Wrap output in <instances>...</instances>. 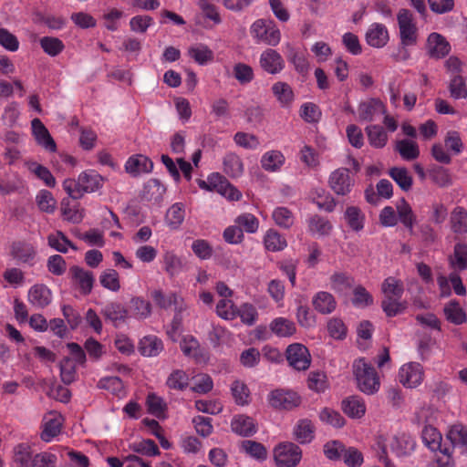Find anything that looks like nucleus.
Wrapping results in <instances>:
<instances>
[{"instance_id": "nucleus-1", "label": "nucleus", "mask_w": 467, "mask_h": 467, "mask_svg": "<svg viewBox=\"0 0 467 467\" xmlns=\"http://www.w3.org/2000/svg\"><path fill=\"white\" fill-rule=\"evenodd\" d=\"M353 373L360 391L368 395L379 391L380 388L379 377L375 368L366 358H360L354 361Z\"/></svg>"}, {"instance_id": "nucleus-2", "label": "nucleus", "mask_w": 467, "mask_h": 467, "mask_svg": "<svg viewBox=\"0 0 467 467\" xmlns=\"http://www.w3.org/2000/svg\"><path fill=\"white\" fill-rule=\"evenodd\" d=\"M250 33L258 42L275 47L281 40V33L274 21L257 19L253 23Z\"/></svg>"}, {"instance_id": "nucleus-3", "label": "nucleus", "mask_w": 467, "mask_h": 467, "mask_svg": "<svg viewBox=\"0 0 467 467\" xmlns=\"http://www.w3.org/2000/svg\"><path fill=\"white\" fill-rule=\"evenodd\" d=\"M269 405L279 410H291L301 404L297 392L288 389H275L267 395Z\"/></svg>"}, {"instance_id": "nucleus-4", "label": "nucleus", "mask_w": 467, "mask_h": 467, "mask_svg": "<svg viewBox=\"0 0 467 467\" xmlns=\"http://www.w3.org/2000/svg\"><path fill=\"white\" fill-rule=\"evenodd\" d=\"M277 467H296L301 461L302 450L293 442H281L274 449Z\"/></svg>"}, {"instance_id": "nucleus-5", "label": "nucleus", "mask_w": 467, "mask_h": 467, "mask_svg": "<svg viewBox=\"0 0 467 467\" xmlns=\"http://www.w3.org/2000/svg\"><path fill=\"white\" fill-rule=\"evenodd\" d=\"M36 254V247L26 240H15L10 244L9 255L18 265L33 266Z\"/></svg>"}, {"instance_id": "nucleus-6", "label": "nucleus", "mask_w": 467, "mask_h": 467, "mask_svg": "<svg viewBox=\"0 0 467 467\" xmlns=\"http://www.w3.org/2000/svg\"><path fill=\"white\" fill-rule=\"evenodd\" d=\"M286 360L295 370H306L311 364V356L306 347L300 343L290 344L285 350Z\"/></svg>"}, {"instance_id": "nucleus-7", "label": "nucleus", "mask_w": 467, "mask_h": 467, "mask_svg": "<svg viewBox=\"0 0 467 467\" xmlns=\"http://www.w3.org/2000/svg\"><path fill=\"white\" fill-rule=\"evenodd\" d=\"M437 285L440 291V297L446 298L451 295V287L457 296H464L467 294L462 277L457 272H451L448 276L439 275Z\"/></svg>"}, {"instance_id": "nucleus-8", "label": "nucleus", "mask_w": 467, "mask_h": 467, "mask_svg": "<svg viewBox=\"0 0 467 467\" xmlns=\"http://www.w3.org/2000/svg\"><path fill=\"white\" fill-rule=\"evenodd\" d=\"M397 18L401 44L404 46L415 45L417 42V28L413 23L411 12L408 9H400Z\"/></svg>"}, {"instance_id": "nucleus-9", "label": "nucleus", "mask_w": 467, "mask_h": 467, "mask_svg": "<svg viewBox=\"0 0 467 467\" xmlns=\"http://www.w3.org/2000/svg\"><path fill=\"white\" fill-rule=\"evenodd\" d=\"M328 183L332 191L345 196L351 192L354 185V179L350 176V171L347 168H338L331 172Z\"/></svg>"}, {"instance_id": "nucleus-10", "label": "nucleus", "mask_w": 467, "mask_h": 467, "mask_svg": "<svg viewBox=\"0 0 467 467\" xmlns=\"http://www.w3.org/2000/svg\"><path fill=\"white\" fill-rule=\"evenodd\" d=\"M387 112L386 105L378 98H370L359 102L358 117L359 121L372 122L378 116Z\"/></svg>"}, {"instance_id": "nucleus-11", "label": "nucleus", "mask_w": 467, "mask_h": 467, "mask_svg": "<svg viewBox=\"0 0 467 467\" xmlns=\"http://www.w3.org/2000/svg\"><path fill=\"white\" fill-rule=\"evenodd\" d=\"M261 68L268 74H279L285 68V60L275 49L267 48L262 52L259 58Z\"/></svg>"}, {"instance_id": "nucleus-12", "label": "nucleus", "mask_w": 467, "mask_h": 467, "mask_svg": "<svg viewBox=\"0 0 467 467\" xmlns=\"http://www.w3.org/2000/svg\"><path fill=\"white\" fill-rule=\"evenodd\" d=\"M400 382L408 388H415L423 379L422 367L420 363L410 362L403 365L399 371Z\"/></svg>"}, {"instance_id": "nucleus-13", "label": "nucleus", "mask_w": 467, "mask_h": 467, "mask_svg": "<svg viewBox=\"0 0 467 467\" xmlns=\"http://www.w3.org/2000/svg\"><path fill=\"white\" fill-rule=\"evenodd\" d=\"M31 127L33 135L37 144L43 147L47 151H56V142L51 137L48 130L43 124V122L39 119H34L31 121Z\"/></svg>"}, {"instance_id": "nucleus-14", "label": "nucleus", "mask_w": 467, "mask_h": 467, "mask_svg": "<svg viewBox=\"0 0 467 467\" xmlns=\"http://www.w3.org/2000/svg\"><path fill=\"white\" fill-rule=\"evenodd\" d=\"M314 309L321 315L332 314L337 306L335 296L327 291L317 292L311 300Z\"/></svg>"}, {"instance_id": "nucleus-15", "label": "nucleus", "mask_w": 467, "mask_h": 467, "mask_svg": "<svg viewBox=\"0 0 467 467\" xmlns=\"http://www.w3.org/2000/svg\"><path fill=\"white\" fill-rule=\"evenodd\" d=\"M389 38V32L386 26L380 23L371 24L366 33L367 44L376 48L385 47Z\"/></svg>"}, {"instance_id": "nucleus-16", "label": "nucleus", "mask_w": 467, "mask_h": 467, "mask_svg": "<svg viewBox=\"0 0 467 467\" xmlns=\"http://www.w3.org/2000/svg\"><path fill=\"white\" fill-rule=\"evenodd\" d=\"M102 315L106 320L110 321L116 327L124 324L129 318L128 309L119 302L107 304L102 309Z\"/></svg>"}, {"instance_id": "nucleus-17", "label": "nucleus", "mask_w": 467, "mask_h": 467, "mask_svg": "<svg viewBox=\"0 0 467 467\" xmlns=\"http://www.w3.org/2000/svg\"><path fill=\"white\" fill-rule=\"evenodd\" d=\"M429 55L431 57L441 58L449 54L451 46L444 36L438 33H431L427 39Z\"/></svg>"}, {"instance_id": "nucleus-18", "label": "nucleus", "mask_w": 467, "mask_h": 467, "mask_svg": "<svg viewBox=\"0 0 467 467\" xmlns=\"http://www.w3.org/2000/svg\"><path fill=\"white\" fill-rule=\"evenodd\" d=\"M232 431L243 437L253 436L257 431V426L253 418L246 415H236L231 421Z\"/></svg>"}, {"instance_id": "nucleus-19", "label": "nucleus", "mask_w": 467, "mask_h": 467, "mask_svg": "<svg viewBox=\"0 0 467 467\" xmlns=\"http://www.w3.org/2000/svg\"><path fill=\"white\" fill-rule=\"evenodd\" d=\"M285 56L287 60L293 64L296 72L299 74L307 73L309 69V63L305 51L296 48L291 44H286Z\"/></svg>"}, {"instance_id": "nucleus-20", "label": "nucleus", "mask_w": 467, "mask_h": 467, "mask_svg": "<svg viewBox=\"0 0 467 467\" xmlns=\"http://www.w3.org/2000/svg\"><path fill=\"white\" fill-rule=\"evenodd\" d=\"M70 274L72 278L78 284L82 295L87 296L91 293L94 284V275L91 272L74 265L70 268Z\"/></svg>"}, {"instance_id": "nucleus-21", "label": "nucleus", "mask_w": 467, "mask_h": 467, "mask_svg": "<svg viewBox=\"0 0 467 467\" xmlns=\"http://www.w3.org/2000/svg\"><path fill=\"white\" fill-rule=\"evenodd\" d=\"M28 301L38 308H44L52 301L51 290L45 285H35L28 291Z\"/></svg>"}, {"instance_id": "nucleus-22", "label": "nucleus", "mask_w": 467, "mask_h": 467, "mask_svg": "<svg viewBox=\"0 0 467 467\" xmlns=\"http://www.w3.org/2000/svg\"><path fill=\"white\" fill-rule=\"evenodd\" d=\"M78 181L83 192H94L103 186L104 179L94 170H88L78 175Z\"/></svg>"}, {"instance_id": "nucleus-23", "label": "nucleus", "mask_w": 467, "mask_h": 467, "mask_svg": "<svg viewBox=\"0 0 467 467\" xmlns=\"http://www.w3.org/2000/svg\"><path fill=\"white\" fill-rule=\"evenodd\" d=\"M449 223L451 230L457 235L467 234V210L462 206H456L450 213Z\"/></svg>"}, {"instance_id": "nucleus-24", "label": "nucleus", "mask_w": 467, "mask_h": 467, "mask_svg": "<svg viewBox=\"0 0 467 467\" xmlns=\"http://www.w3.org/2000/svg\"><path fill=\"white\" fill-rule=\"evenodd\" d=\"M152 168L153 162L141 154L130 157L125 164L126 171L133 175L150 172Z\"/></svg>"}, {"instance_id": "nucleus-25", "label": "nucleus", "mask_w": 467, "mask_h": 467, "mask_svg": "<svg viewBox=\"0 0 467 467\" xmlns=\"http://www.w3.org/2000/svg\"><path fill=\"white\" fill-rule=\"evenodd\" d=\"M449 265L456 271L467 270V244L457 243L454 244L453 252L448 258Z\"/></svg>"}, {"instance_id": "nucleus-26", "label": "nucleus", "mask_w": 467, "mask_h": 467, "mask_svg": "<svg viewBox=\"0 0 467 467\" xmlns=\"http://www.w3.org/2000/svg\"><path fill=\"white\" fill-rule=\"evenodd\" d=\"M293 434L299 443H309L315 437V426L310 420H299L294 427Z\"/></svg>"}, {"instance_id": "nucleus-27", "label": "nucleus", "mask_w": 467, "mask_h": 467, "mask_svg": "<svg viewBox=\"0 0 467 467\" xmlns=\"http://www.w3.org/2000/svg\"><path fill=\"white\" fill-rule=\"evenodd\" d=\"M342 410L348 417L360 419L365 415L366 405L362 398L350 396L342 401Z\"/></svg>"}, {"instance_id": "nucleus-28", "label": "nucleus", "mask_w": 467, "mask_h": 467, "mask_svg": "<svg viewBox=\"0 0 467 467\" xmlns=\"http://www.w3.org/2000/svg\"><path fill=\"white\" fill-rule=\"evenodd\" d=\"M270 330L278 337H289L296 334V324L285 317H275L269 324Z\"/></svg>"}, {"instance_id": "nucleus-29", "label": "nucleus", "mask_w": 467, "mask_h": 467, "mask_svg": "<svg viewBox=\"0 0 467 467\" xmlns=\"http://www.w3.org/2000/svg\"><path fill=\"white\" fill-rule=\"evenodd\" d=\"M162 349V341L156 336H146L140 340L139 351L142 356L156 357Z\"/></svg>"}, {"instance_id": "nucleus-30", "label": "nucleus", "mask_w": 467, "mask_h": 467, "mask_svg": "<svg viewBox=\"0 0 467 467\" xmlns=\"http://www.w3.org/2000/svg\"><path fill=\"white\" fill-rule=\"evenodd\" d=\"M453 448L461 449L462 453H467V428L462 424L451 426L447 433Z\"/></svg>"}, {"instance_id": "nucleus-31", "label": "nucleus", "mask_w": 467, "mask_h": 467, "mask_svg": "<svg viewBox=\"0 0 467 467\" xmlns=\"http://www.w3.org/2000/svg\"><path fill=\"white\" fill-rule=\"evenodd\" d=\"M285 161V156L280 150H269L263 154L261 166L266 171L275 172L281 169Z\"/></svg>"}, {"instance_id": "nucleus-32", "label": "nucleus", "mask_w": 467, "mask_h": 467, "mask_svg": "<svg viewBox=\"0 0 467 467\" xmlns=\"http://www.w3.org/2000/svg\"><path fill=\"white\" fill-rule=\"evenodd\" d=\"M415 446L416 442L414 439L406 434L394 437L390 443L391 450L398 456H406L410 454L414 451Z\"/></svg>"}, {"instance_id": "nucleus-33", "label": "nucleus", "mask_w": 467, "mask_h": 467, "mask_svg": "<svg viewBox=\"0 0 467 467\" xmlns=\"http://www.w3.org/2000/svg\"><path fill=\"white\" fill-rule=\"evenodd\" d=\"M272 91L283 108L289 107L294 101L295 95L289 84L278 81L272 86Z\"/></svg>"}, {"instance_id": "nucleus-34", "label": "nucleus", "mask_w": 467, "mask_h": 467, "mask_svg": "<svg viewBox=\"0 0 467 467\" xmlns=\"http://www.w3.org/2000/svg\"><path fill=\"white\" fill-rule=\"evenodd\" d=\"M370 146L376 149L385 147L388 142V134L380 125H368L365 128Z\"/></svg>"}, {"instance_id": "nucleus-35", "label": "nucleus", "mask_w": 467, "mask_h": 467, "mask_svg": "<svg viewBox=\"0 0 467 467\" xmlns=\"http://www.w3.org/2000/svg\"><path fill=\"white\" fill-rule=\"evenodd\" d=\"M224 171L232 178H238L243 175L244 167L240 156L236 153L230 152L223 158Z\"/></svg>"}, {"instance_id": "nucleus-36", "label": "nucleus", "mask_w": 467, "mask_h": 467, "mask_svg": "<svg viewBox=\"0 0 467 467\" xmlns=\"http://www.w3.org/2000/svg\"><path fill=\"white\" fill-rule=\"evenodd\" d=\"M344 218L349 228L354 232H359L364 228L366 217L358 207H347Z\"/></svg>"}, {"instance_id": "nucleus-37", "label": "nucleus", "mask_w": 467, "mask_h": 467, "mask_svg": "<svg viewBox=\"0 0 467 467\" xmlns=\"http://www.w3.org/2000/svg\"><path fill=\"white\" fill-rule=\"evenodd\" d=\"M422 441L425 445L433 451H438L442 447L441 434L432 426V424L425 425L421 431Z\"/></svg>"}, {"instance_id": "nucleus-38", "label": "nucleus", "mask_w": 467, "mask_h": 467, "mask_svg": "<svg viewBox=\"0 0 467 467\" xmlns=\"http://www.w3.org/2000/svg\"><path fill=\"white\" fill-rule=\"evenodd\" d=\"M443 312L447 320L452 324L462 325L466 321V313L455 299L451 300L445 305Z\"/></svg>"}, {"instance_id": "nucleus-39", "label": "nucleus", "mask_w": 467, "mask_h": 467, "mask_svg": "<svg viewBox=\"0 0 467 467\" xmlns=\"http://www.w3.org/2000/svg\"><path fill=\"white\" fill-rule=\"evenodd\" d=\"M397 213L398 218L400 223L410 231H412L415 222L416 216L410 207V205L406 202L405 199H401L397 203Z\"/></svg>"}, {"instance_id": "nucleus-40", "label": "nucleus", "mask_w": 467, "mask_h": 467, "mask_svg": "<svg viewBox=\"0 0 467 467\" xmlns=\"http://www.w3.org/2000/svg\"><path fill=\"white\" fill-rule=\"evenodd\" d=\"M264 244L265 249L271 252L282 251L287 246L285 238L274 229L266 232Z\"/></svg>"}, {"instance_id": "nucleus-41", "label": "nucleus", "mask_w": 467, "mask_h": 467, "mask_svg": "<svg viewBox=\"0 0 467 467\" xmlns=\"http://www.w3.org/2000/svg\"><path fill=\"white\" fill-rule=\"evenodd\" d=\"M308 228L312 234L326 236L330 234L333 229V225L328 219L315 214L308 220Z\"/></svg>"}, {"instance_id": "nucleus-42", "label": "nucleus", "mask_w": 467, "mask_h": 467, "mask_svg": "<svg viewBox=\"0 0 467 467\" xmlns=\"http://www.w3.org/2000/svg\"><path fill=\"white\" fill-rule=\"evenodd\" d=\"M47 243L51 248L63 254L67 252L68 247L72 248L73 250L78 249L74 244L60 231H57L56 234H49L47 236Z\"/></svg>"}, {"instance_id": "nucleus-43", "label": "nucleus", "mask_w": 467, "mask_h": 467, "mask_svg": "<svg viewBox=\"0 0 467 467\" xmlns=\"http://www.w3.org/2000/svg\"><path fill=\"white\" fill-rule=\"evenodd\" d=\"M184 217V205L182 202H176L167 211L165 220L171 228L177 229L182 223Z\"/></svg>"}, {"instance_id": "nucleus-44", "label": "nucleus", "mask_w": 467, "mask_h": 467, "mask_svg": "<svg viewBox=\"0 0 467 467\" xmlns=\"http://www.w3.org/2000/svg\"><path fill=\"white\" fill-rule=\"evenodd\" d=\"M396 150L405 161L416 160L420 155L418 144L410 140H401L397 142Z\"/></svg>"}, {"instance_id": "nucleus-45", "label": "nucleus", "mask_w": 467, "mask_h": 467, "mask_svg": "<svg viewBox=\"0 0 467 467\" xmlns=\"http://www.w3.org/2000/svg\"><path fill=\"white\" fill-rule=\"evenodd\" d=\"M33 457L31 448L26 443H20L14 448V462L16 467H30Z\"/></svg>"}, {"instance_id": "nucleus-46", "label": "nucleus", "mask_w": 467, "mask_h": 467, "mask_svg": "<svg viewBox=\"0 0 467 467\" xmlns=\"http://www.w3.org/2000/svg\"><path fill=\"white\" fill-rule=\"evenodd\" d=\"M331 288L336 292H344L354 285V278L344 272H335L330 276Z\"/></svg>"}, {"instance_id": "nucleus-47", "label": "nucleus", "mask_w": 467, "mask_h": 467, "mask_svg": "<svg viewBox=\"0 0 467 467\" xmlns=\"http://www.w3.org/2000/svg\"><path fill=\"white\" fill-rule=\"evenodd\" d=\"M166 385L171 389L182 391L189 385V377L185 371L175 369L167 378Z\"/></svg>"}, {"instance_id": "nucleus-48", "label": "nucleus", "mask_w": 467, "mask_h": 467, "mask_svg": "<svg viewBox=\"0 0 467 467\" xmlns=\"http://www.w3.org/2000/svg\"><path fill=\"white\" fill-rule=\"evenodd\" d=\"M401 298L396 297H384L381 302V306L387 317H393L405 311L407 303L400 301Z\"/></svg>"}, {"instance_id": "nucleus-49", "label": "nucleus", "mask_w": 467, "mask_h": 467, "mask_svg": "<svg viewBox=\"0 0 467 467\" xmlns=\"http://www.w3.org/2000/svg\"><path fill=\"white\" fill-rule=\"evenodd\" d=\"M242 450L257 461H265L267 457L265 447L255 441L245 440L242 442Z\"/></svg>"}, {"instance_id": "nucleus-50", "label": "nucleus", "mask_w": 467, "mask_h": 467, "mask_svg": "<svg viewBox=\"0 0 467 467\" xmlns=\"http://www.w3.org/2000/svg\"><path fill=\"white\" fill-rule=\"evenodd\" d=\"M100 285L112 292H118L120 289L119 273L115 269H106L99 275Z\"/></svg>"}, {"instance_id": "nucleus-51", "label": "nucleus", "mask_w": 467, "mask_h": 467, "mask_svg": "<svg viewBox=\"0 0 467 467\" xmlns=\"http://www.w3.org/2000/svg\"><path fill=\"white\" fill-rule=\"evenodd\" d=\"M40 47L50 57L59 55L65 48L64 43L57 37L43 36L40 38Z\"/></svg>"}, {"instance_id": "nucleus-52", "label": "nucleus", "mask_w": 467, "mask_h": 467, "mask_svg": "<svg viewBox=\"0 0 467 467\" xmlns=\"http://www.w3.org/2000/svg\"><path fill=\"white\" fill-rule=\"evenodd\" d=\"M36 202L40 211L47 213L55 212L57 202L49 191L40 190L36 194Z\"/></svg>"}, {"instance_id": "nucleus-53", "label": "nucleus", "mask_w": 467, "mask_h": 467, "mask_svg": "<svg viewBox=\"0 0 467 467\" xmlns=\"http://www.w3.org/2000/svg\"><path fill=\"white\" fill-rule=\"evenodd\" d=\"M28 170L43 181L47 187L53 188L56 186V179L47 167L33 161L28 163Z\"/></svg>"}, {"instance_id": "nucleus-54", "label": "nucleus", "mask_w": 467, "mask_h": 467, "mask_svg": "<svg viewBox=\"0 0 467 467\" xmlns=\"http://www.w3.org/2000/svg\"><path fill=\"white\" fill-rule=\"evenodd\" d=\"M296 317L300 327L311 328L316 326V315L306 305H299L296 308Z\"/></svg>"}, {"instance_id": "nucleus-55", "label": "nucleus", "mask_w": 467, "mask_h": 467, "mask_svg": "<svg viewBox=\"0 0 467 467\" xmlns=\"http://www.w3.org/2000/svg\"><path fill=\"white\" fill-rule=\"evenodd\" d=\"M389 174L403 191H409L411 188L412 177L406 168H391Z\"/></svg>"}, {"instance_id": "nucleus-56", "label": "nucleus", "mask_w": 467, "mask_h": 467, "mask_svg": "<svg viewBox=\"0 0 467 467\" xmlns=\"http://www.w3.org/2000/svg\"><path fill=\"white\" fill-rule=\"evenodd\" d=\"M382 292L384 297L401 298L404 292L403 285L394 277H388L382 284Z\"/></svg>"}, {"instance_id": "nucleus-57", "label": "nucleus", "mask_w": 467, "mask_h": 467, "mask_svg": "<svg viewBox=\"0 0 467 467\" xmlns=\"http://www.w3.org/2000/svg\"><path fill=\"white\" fill-rule=\"evenodd\" d=\"M163 265L165 272L171 276L174 277L178 275L182 268V263L180 257H178L172 252H166L163 255Z\"/></svg>"}, {"instance_id": "nucleus-58", "label": "nucleus", "mask_w": 467, "mask_h": 467, "mask_svg": "<svg viewBox=\"0 0 467 467\" xmlns=\"http://www.w3.org/2000/svg\"><path fill=\"white\" fill-rule=\"evenodd\" d=\"M272 218L275 224L284 229H289L294 223V215L286 207H277L274 210Z\"/></svg>"}, {"instance_id": "nucleus-59", "label": "nucleus", "mask_w": 467, "mask_h": 467, "mask_svg": "<svg viewBox=\"0 0 467 467\" xmlns=\"http://www.w3.org/2000/svg\"><path fill=\"white\" fill-rule=\"evenodd\" d=\"M62 422L60 418L54 417L47 420L41 432V439L44 441H51L57 435L60 433Z\"/></svg>"}, {"instance_id": "nucleus-60", "label": "nucleus", "mask_w": 467, "mask_h": 467, "mask_svg": "<svg viewBox=\"0 0 467 467\" xmlns=\"http://www.w3.org/2000/svg\"><path fill=\"white\" fill-rule=\"evenodd\" d=\"M234 141L237 146L245 150H256L260 145L259 139L255 135L244 131L236 132Z\"/></svg>"}, {"instance_id": "nucleus-61", "label": "nucleus", "mask_w": 467, "mask_h": 467, "mask_svg": "<svg viewBox=\"0 0 467 467\" xmlns=\"http://www.w3.org/2000/svg\"><path fill=\"white\" fill-rule=\"evenodd\" d=\"M60 377L61 380L69 385L76 379L77 371L76 365L73 359L69 358H64L60 362Z\"/></svg>"}, {"instance_id": "nucleus-62", "label": "nucleus", "mask_w": 467, "mask_h": 467, "mask_svg": "<svg viewBox=\"0 0 467 467\" xmlns=\"http://www.w3.org/2000/svg\"><path fill=\"white\" fill-rule=\"evenodd\" d=\"M235 223L249 234H254L259 227V220L252 213H242L235 219Z\"/></svg>"}, {"instance_id": "nucleus-63", "label": "nucleus", "mask_w": 467, "mask_h": 467, "mask_svg": "<svg viewBox=\"0 0 467 467\" xmlns=\"http://www.w3.org/2000/svg\"><path fill=\"white\" fill-rule=\"evenodd\" d=\"M146 406L148 411L160 418L167 409V406L162 398L159 397L155 393H149L146 399Z\"/></svg>"}, {"instance_id": "nucleus-64", "label": "nucleus", "mask_w": 467, "mask_h": 467, "mask_svg": "<svg viewBox=\"0 0 467 467\" xmlns=\"http://www.w3.org/2000/svg\"><path fill=\"white\" fill-rule=\"evenodd\" d=\"M57 462L56 454L43 451L34 455L30 467H56Z\"/></svg>"}]
</instances>
